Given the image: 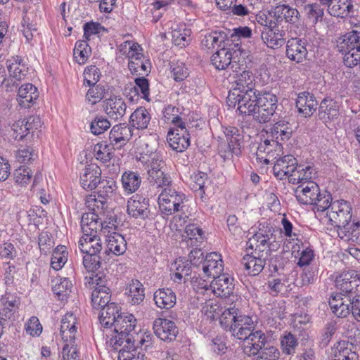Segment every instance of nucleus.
<instances>
[{
	"label": "nucleus",
	"instance_id": "obj_1",
	"mask_svg": "<svg viewBox=\"0 0 360 360\" xmlns=\"http://www.w3.org/2000/svg\"><path fill=\"white\" fill-rule=\"evenodd\" d=\"M270 240L271 238L265 236L263 238V236L259 235H254L250 238L248 248L253 249L255 247V252L243 256L241 262L249 275H259L264 269L272 251L277 248L276 245Z\"/></svg>",
	"mask_w": 360,
	"mask_h": 360
},
{
	"label": "nucleus",
	"instance_id": "obj_2",
	"mask_svg": "<svg viewBox=\"0 0 360 360\" xmlns=\"http://www.w3.org/2000/svg\"><path fill=\"white\" fill-rule=\"evenodd\" d=\"M277 107L278 98L275 94L258 91L254 98H251L246 104L238 107L237 111L240 115H252L259 123H266L276 112Z\"/></svg>",
	"mask_w": 360,
	"mask_h": 360
},
{
	"label": "nucleus",
	"instance_id": "obj_3",
	"mask_svg": "<svg viewBox=\"0 0 360 360\" xmlns=\"http://www.w3.org/2000/svg\"><path fill=\"white\" fill-rule=\"evenodd\" d=\"M219 323L224 330L240 340H246L255 327L252 317L243 314L235 306L226 309L221 313Z\"/></svg>",
	"mask_w": 360,
	"mask_h": 360
},
{
	"label": "nucleus",
	"instance_id": "obj_4",
	"mask_svg": "<svg viewBox=\"0 0 360 360\" xmlns=\"http://www.w3.org/2000/svg\"><path fill=\"white\" fill-rule=\"evenodd\" d=\"M257 22L270 30L271 34L278 31V26L283 22L296 24L300 20V13L288 5L280 4L270 10L260 11L255 17Z\"/></svg>",
	"mask_w": 360,
	"mask_h": 360
},
{
	"label": "nucleus",
	"instance_id": "obj_5",
	"mask_svg": "<svg viewBox=\"0 0 360 360\" xmlns=\"http://www.w3.org/2000/svg\"><path fill=\"white\" fill-rule=\"evenodd\" d=\"M136 324V319L131 314L121 313L117 316L112 337L110 340L112 347L117 349L118 347L121 349H131L134 346V338L131 332L134 330Z\"/></svg>",
	"mask_w": 360,
	"mask_h": 360
},
{
	"label": "nucleus",
	"instance_id": "obj_6",
	"mask_svg": "<svg viewBox=\"0 0 360 360\" xmlns=\"http://www.w3.org/2000/svg\"><path fill=\"white\" fill-rule=\"evenodd\" d=\"M254 76L249 71L243 72L236 82V86L229 91L226 104L229 108H235L246 104L254 98L259 91L255 88Z\"/></svg>",
	"mask_w": 360,
	"mask_h": 360
},
{
	"label": "nucleus",
	"instance_id": "obj_7",
	"mask_svg": "<svg viewBox=\"0 0 360 360\" xmlns=\"http://www.w3.org/2000/svg\"><path fill=\"white\" fill-rule=\"evenodd\" d=\"M295 197L301 204L314 205L316 212H324L328 200H332L331 194L327 191L321 192L319 185L314 181L299 186L295 190Z\"/></svg>",
	"mask_w": 360,
	"mask_h": 360
},
{
	"label": "nucleus",
	"instance_id": "obj_8",
	"mask_svg": "<svg viewBox=\"0 0 360 360\" xmlns=\"http://www.w3.org/2000/svg\"><path fill=\"white\" fill-rule=\"evenodd\" d=\"M328 201L323 213L330 224L337 228L338 231L346 230L352 217L350 203L343 200L333 201L332 199Z\"/></svg>",
	"mask_w": 360,
	"mask_h": 360
},
{
	"label": "nucleus",
	"instance_id": "obj_9",
	"mask_svg": "<svg viewBox=\"0 0 360 360\" xmlns=\"http://www.w3.org/2000/svg\"><path fill=\"white\" fill-rule=\"evenodd\" d=\"M185 200L184 193L169 186L162 189L158 196L159 210L164 217L170 216L183 210Z\"/></svg>",
	"mask_w": 360,
	"mask_h": 360
},
{
	"label": "nucleus",
	"instance_id": "obj_10",
	"mask_svg": "<svg viewBox=\"0 0 360 360\" xmlns=\"http://www.w3.org/2000/svg\"><path fill=\"white\" fill-rule=\"evenodd\" d=\"M318 117L325 124L338 120L340 115V104L331 96H326L318 107Z\"/></svg>",
	"mask_w": 360,
	"mask_h": 360
},
{
	"label": "nucleus",
	"instance_id": "obj_11",
	"mask_svg": "<svg viewBox=\"0 0 360 360\" xmlns=\"http://www.w3.org/2000/svg\"><path fill=\"white\" fill-rule=\"evenodd\" d=\"M153 330L158 338L167 342L175 340L179 333L176 323L167 319H156L153 322Z\"/></svg>",
	"mask_w": 360,
	"mask_h": 360
},
{
	"label": "nucleus",
	"instance_id": "obj_12",
	"mask_svg": "<svg viewBox=\"0 0 360 360\" xmlns=\"http://www.w3.org/2000/svg\"><path fill=\"white\" fill-rule=\"evenodd\" d=\"M223 129L227 141L228 152L236 156L240 155L244 143L243 130L233 126L223 127Z\"/></svg>",
	"mask_w": 360,
	"mask_h": 360
},
{
	"label": "nucleus",
	"instance_id": "obj_13",
	"mask_svg": "<svg viewBox=\"0 0 360 360\" xmlns=\"http://www.w3.org/2000/svg\"><path fill=\"white\" fill-rule=\"evenodd\" d=\"M297 161L292 155L279 157L273 167L274 175L280 180L290 179L297 169Z\"/></svg>",
	"mask_w": 360,
	"mask_h": 360
},
{
	"label": "nucleus",
	"instance_id": "obj_14",
	"mask_svg": "<svg viewBox=\"0 0 360 360\" xmlns=\"http://www.w3.org/2000/svg\"><path fill=\"white\" fill-rule=\"evenodd\" d=\"M244 345L243 346V353L248 356H254L266 346L267 338L264 332L260 330H253L251 335H248Z\"/></svg>",
	"mask_w": 360,
	"mask_h": 360
},
{
	"label": "nucleus",
	"instance_id": "obj_15",
	"mask_svg": "<svg viewBox=\"0 0 360 360\" xmlns=\"http://www.w3.org/2000/svg\"><path fill=\"white\" fill-rule=\"evenodd\" d=\"M127 213L136 219L148 218L150 213L149 199L137 194L133 195L127 202Z\"/></svg>",
	"mask_w": 360,
	"mask_h": 360
},
{
	"label": "nucleus",
	"instance_id": "obj_16",
	"mask_svg": "<svg viewBox=\"0 0 360 360\" xmlns=\"http://www.w3.org/2000/svg\"><path fill=\"white\" fill-rule=\"evenodd\" d=\"M234 279L227 274H221L214 277L210 283V288L217 297H227L233 294Z\"/></svg>",
	"mask_w": 360,
	"mask_h": 360
},
{
	"label": "nucleus",
	"instance_id": "obj_17",
	"mask_svg": "<svg viewBox=\"0 0 360 360\" xmlns=\"http://www.w3.org/2000/svg\"><path fill=\"white\" fill-rule=\"evenodd\" d=\"M204 276L214 278L224 271V262L221 255L216 252L206 255L202 264Z\"/></svg>",
	"mask_w": 360,
	"mask_h": 360
},
{
	"label": "nucleus",
	"instance_id": "obj_18",
	"mask_svg": "<svg viewBox=\"0 0 360 360\" xmlns=\"http://www.w3.org/2000/svg\"><path fill=\"white\" fill-rule=\"evenodd\" d=\"M101 180V170L94 165H87L80 174V184L85 190H94Z\"/></svg>",
	"mask_w": 360,
	"mask_h": 360
},
{
	"label": "nucleus",
	"instance_id": "obj_19",
	"mask_svg": "<svg viewBox=\"0 0 360 360\" xmlns=\"http://www.w3.org/2000/svg\"><path fill=\"white\" fill-rule=\"evenodd\" d=\"M133 135V129L129 124H120L114 126L109 134L112 145L122 148L127 144Z\"/></svg>",
	"mask_w": 360,
	"mask_h": 360
},
{
	"label": "nucleus",
	"instance_id": "obj_20",
	"mask_svg": "<svg viewBox=\"0 0 360 360\" xmlns=\"http://www.w3.org/2000/svg\"><path fill=\"white\" fill-rule=\"evenodd\" d=\"M81 229L83 235H102V221L96 213H84L81 219Z\"/></svg>",
	"mask_w": 360,
	"mask_h": 360
},
{
	"label": "nucleus",
	"instance_id": "obj_21",
	"mask_svg": "<svg viewBox=\"0 0 360 360\" xmlns=\"http://www.w3.org/2000/svg\"><path fill=\"white\" fill-rule=\"evenodd\" d=\"M38 123H40V120L37 117H30L27 121L25 120H19L12 124L10 135L13 139L21 141L27 135L29 131L33 128L32 124H34V127L37 128Z\"/></svg>",
	"mask_w": 360,
	"mask_h": 360
},
{
	"label": "nucleus",
	"instance_id": "obj_22",
	"mask_svg": "<svg viewBox=\"0 0 360 360\" xmlns=\"http://www.w3.org/2000/svg\"><path fill=\"white\" fill-rule=\"evenodd\" d=\"M318 102L314 94L303 91L297 95L296 107L298 112L304 117H310L317 109Z\"/></svg>",
	"mask_w": 360,
	"mask_h": 360
},
{
	"label": "nucleus",
	"instance_id": "obj_23",
	"mask_svg": "<svg viewBox=\"0 0 360 360\" xmlns=\"http://www.w3.org/2000/svg\"><path fill=\"white\" fill-rule=\"evenodd\" d=\"M105 112L108 116L114 120L121 119L126 112L127 105L120 96H111L105 101Z\"/></svg>",
	"mask_w": 360,
	"mask_h": 360
},
{
	"label": "nucleus",
	"instance_id": "obj_24",
	"mask_svg": "<svg viewBox=\"0 0 360 360\" xmlns=\"http://www.w3.org/2000/svg\"><path fill=\"white\" fill-rule=\"evenodd\" d=\"M360 275L354 271H347L340 274L335 279V285L340 290L338 295L347 300L351 288L359 279Z\"/></svg>",
	"mask_w": 360,
	"mask_h": 360
},
{
	"label": "nucleus",
	"instance_id": "obj_25",
	"mask_svg": "<svg viewBox=\"0 0 360 360\" xmlns=\"http://www.w3.org/2000/svg\"><path fill=\"white\" fill-rule=\"evenodd\" d=\"M153 300L158 307L169 309L175 305L176 296L171 288H162L154 292Z\"/></svg>",
	"mask_w": 360,
	"mask_h": 360
},
{
	"label": "nucleus",
	"instance_id": "obj_26",
	"mask_svg": "<svg viewBox=\"0 0 360 360\" xmlns=\"http://www.w3.org/2000/svg\"><path fill=\"white\" fill-rule=\"evenodd\" d=\"M150 120L149 111L144 107H139L131 114L129 124L132 129L143 130L148 128Z\"/></svg>",
	"mask_w": 360,
	"mask_h": 360
},
{
	"label": "nucleus",
	"instance_id": "obj_27",
	"mask_svg": "<svg viewBox=\"0 0 360 360\" xmlns=\"http://www.w3.org/2000/svg\"><path fill=\"white\" fill-rule=\"evenodd\" d=\"M335 360H357L356 347L352 342L341 340L334 346Z\"/></svg>",
	"mask_w": 360,
	"mask_h": 360
},
{
	"label": "nucleus",
	"instance_id": "obj_28",
	"mask_svg": "<svg viewBox=\"0 0 360 360\" xmlns=\"http://www.w3.org/2000/svg\"><path fill=\"white\" fill-rule=\"evenodd\" d=\"M105 238L107 248L104 254L111 253L114 255H120L125 252L126 242L121 234L114 231L110 235H106Z\"/></svg>",
	"mask_w": 360,
	"mask_h": 360
},
{
	"label": "nucleus",
	"instance_id": "obj_29",
	"mask_svg": "<svg viewBox=\"0 0 360 360\" xmlns=\"http://www.w3.org/2000/svg\"><path fill=\"white\" fill-rule=\"evenodd\" d=\"M182 236L188 246L198 247L205 239V232L197 224H189L186 226Z\"/></svg>",
	"mask_w": 360,
	"mask_h": 360
},
{
	"label": "nucleus",
	"instance_id": "obj_30",
	"mask_svg": "<svg viewBox=\"0 0 360 360\" xmlns=\"http://www.w3.org/2000/svg\"><path fill=\"white\" fill-rule=\"evenodd\" d=\"M328 302L332 312L338 318H346L350 314V304L341 295H331Z\"/></svg>",
	"mask_w": 360,
	"mask_h": 360
},
{
	"label": "nucleus",
	"instance_id": "obj_31",
	"mask_svg": "<svg viewBox=\"0 0 360 360\" xmlns=\"http://www.w3.org/2000/svg\"><path fill=\"white\" fill-rule=\"evenodd\" d=\"M38 97L37 89L30 83L23 84L18 88V101L22 108H30V105Z\"/></svg>",
	"mask_w": 360,
	"mask_h": 360
},
{
	"label": "nucleus",
	"instance_id": "obj_32",
	"mask_svg": "<svg viewBox=\"0 0 360 360\" xmlns=\"http://www.w3.org/2000/svg\"><path fill=\"white\" fill-rule=\"evenodd\" d=\"M78 247L84 254L101 253V240L98 235H83L79 240Z\"/></svg>",
	"mask_w": 360,
	"mask_h": 360
},
{
	"label": "nucleus",
	"instance_id": "obj_33",
	"mask_svg": "<svg viewBox=\"0 0 360 360\" xmlns=\"http://www.w3.org/2000/svg\"><path fill=\"white\" fill-rule=\"evenodd\" d=\"M7 68L9 75L17 80L25 79L28 72V68L21 56H16L7 60Z\"/></svg>",
	"mask_w": 360,
	"mask_h": 360
},
{
	"label": "nucleus",
	"instance_id": "obj_34",
	"mask_svg": "<svg viewBox=\"0 0 360 360\" xmlns=\"http://www.w3.org/2000/svg\"><path fill=\"white\" fill-rule=\"evenodd\" d=\"M100 310V323L102 326L106 328H111L112 324L115 323L117 316L121 314L120 307L115 302L107 304Z\"/></svg>",
	"mask_w": 360,
	"mask_h": 360
},
{
	"label": "nucleus",
	"instance_id": "obj_35",
	"mask_svg": "<svg viewBox=\"0 0 360 360\" xmlns=\"http://www.w3.org/2000/svg\"><path fill=\"white\" fill-rule=\"evenodd\" d=\"M76 316L72 313L66 314L61 321L60 334L64 342L75 340L77 332Z\"/></svg>",
	"mask_w": 360,
	"mask_h": 360
},
{
	"label": "nucleus",
	"instance_id": "obj_36",
	"mask_svg": "<svg viewBox=\"0 0 360 360\" xmlns=\"http://www.w3.org/2000/svg\"><path fill=\"white\" fill-rule=\"evenodd\" d=\"M281 149L282 146L278 141H269L266 139L257 147V151L256 153L257 160L262 161L263 153H266V156H269V158H272V159H276L277 157L280 156Z\"/></svg>",
	"mask_w": 360,
	"mask_h": 360
},
{
	"label": "nucleus",
	"instance_id": "obj_37",
	"mask_svg": "<svg viewBox=\"0 0 360 360\" xmlns=\"http://www.w3.org/2000/svg\"><path fill=\"white\" fill-rule=\"evenodd\" d=\"M237 56L231 54V50L223 46L219 50L217 51L211 58V61L213 65L218 70L226 69L232 62L235 60Z\"/></svg>",
	"mask_w": 360,
	"mask_h": 360
},
{
	"label": "nucleus",
	"instance_id": "obj_38",
	"mask_svg": "<svg viewBox=\"0 0 360 360\" xmlns=\"http://www.w3.org/2000/svg\"><path fill=\"white\" fill-rule=\"evenodd\" d=\"M121 181L124 192L131 194L139 188L141 178L137 172L127 171L122 174Z\"/></svg>",
	"mask_w": 360,
	"mask_h": 360
},
{
	"label": "nucleus",
	"instance_id": "obj_39",
	"mask_svg": "<svg viewBox=\"0 0 360 360\" xmlns=\"http://www.w3.org/2000/svg\"><path fill=\"white\" fill-rule=\"evenodd\" d=\"M110 288H95L91 293V305L95 309H100L111 303Z\"/></svg>",
	"mask_w": 360,
	"mask_h": 360
},
{
	"label": "nucleus",
	"instance_id": "obj_40",
	"mask_svg": "<svg viewBox=\"0 0 360 360\" xmlns=\"http://www.w3.org/2000/svg\"><path fill=\"white\" fill-rule=\"evenodd\" d=\"M126 294L130 298L132 304H139L145 298L144 288L138 280H132L126 288Z\"/></svg>",
	"mask_w": 360,
	"mask_h": 360
},
{
	"label": "nucleus",
	"instance_id": "obj_41",
	"mask_svg": "<svg viewBox=\"0 0 360 360\" xmlns=\"http://www.w3.org/2000/svg\"><path fill=\"white\" fill-rule=\"evenodd\" d=\"M292 129L290 124L284 120L276 122L271 128L272 137L278 141H288L292 136Z\"/></svg>",
	"mask_w": 360,
	"mask_h": 360
},
{
	"label": "nucleus",
	"instance_id": "obj_42",
	"mask_svg": "<svg viewBox=\"0 0 360 360\" xmlns=\"http://www.w3.org/2000/svg\"><path fill=\"white\" fill-rule=\"evenodd\" d=\"M314 174H315L314 169L312 167L307 165L304 167L297 165V169L290 177L289 182L293 184L302 183L306 185L307 182L311 181Z\"/></svg>",
	"mask_w": 360,
	"mask_h": 360
},
{
	"label": "nucleus",
	"instance_id": "obj_43",
	"mask_svg": "<svg viewBox=\"0 0 360 360\" xmlns=\"http://www.w3.org/2000/svg\"><path fill=\"white\" fill-rule=\"evenodd\" d=\"M280 343L283 353L287 355L294 354L298 346V340L296 336L288 331H285L281 335Z\"/></svg>",
	"mask_w": 360,
	"mask_h": 360
},
{
	"label": "nucleus",
	"instance_id": "obj_44",
	"mask_svg": "<svg viewBox=\"0 0 360 360\" xmlns=\"http://www.w3.org/2000/svg\"><path fill=\"white\" fill-rule=\"evenodd\" d=\"M115 146L111 143L108 144L106 142L96 144L94 148L96 158L104 163L109 162L113 157Z\"/></svg>",
	"mask_w": 360,
	"mask_h": 360
},
{
	"label": "nucleus",
	"instance_id": "obj_45",
	"mask_svg": "<svg viewBox=\"0 0 360 360\" xmlns=\"http://www.w3.org/2000/svg\"><path fill=\"white\" fill-rule=\"evenodd\" d=\"M98 187V197L103 199L110 198L117 189V183L112 179H101Z\"/></svg>",
	"mask_w": 360,
	"mask_h": 360
},
{
	"label": "nucleus",
	"instance_id": "obj_46",
	"mask_svg": "<svg viewBox=\"0 0 360 360\" xmlns=\"http://www.w3.org/2000/svg\"><path fill=\"white\" fill-rule=\"evenodd\" d=\"M304 11L307 18L313 24H316L323 20L324 9L317 3L304 5Z\"/></svg>",
	"mask_w": 360,
	"mask_h": 360
},
{
	"label": "nucleus",
	"instance_id": "obj_47",
	"mask_svg": "<svg viewBox=\"0 0 360 360\" xmlns=\"http://www.w3.org/2000/svg\"><path fill=\"white\" fill-rule=\"evenodd\" d=\"M147 180L152 185H155L158 188H165L171 186V176L164 171L151 172L147 176Z\"/></svg>",
	"mask_w": 360,
	"mask_h": 360
},
{
	"label": "nucleus",
	"instance_id": "obj_48",
	"mask_svg": "<svg viewBox=\"0 0 360 360\" xmlns=\"http://www.w3.org/2000/svg\"><path fill=\"white\" fill-rule=\"evenodd\" d=\"M83 37L86 41L90 40L91 36L96 35L98 37L108 32V30L103 27L98 22L90 21L85 22L83 25Z\"/></svg>",
	"mask_w": 360,
	"mask_h": 360
},
{
	"label": "nucleus",
	"instance_id": "obj_49",
	"mask_svg": "<svg viewBox=\"0 0 360 360\" xmlns=\"http://www.w3.org/2000/svg\"><path fill=\"white\" fill-rule=\"evenodd\" d=\"M191 179V188L194 191H200L201 198H203V195L205 194V188L207 187V184L209 183L207 174L199 172L192 176Z\"/></svg>",
	"mask_w": 360,
	"mask_h": 360
},
{
	"label": "nucleus",
	"instance_id": "obj_50",
	"mask_svg": "<svg viewBox=\"0 0 360 360\" xmlns=\"http://www.w3.org/2000/svg\"><path fill=\"white\" fill-rule=\"evenodd\" d=\"M65 246H58L53 252L51 265L55 270L60 269L67 262V252Z\"/></svg>",
	"mask_w": 360,
	"mask_h": 360
},
{
	"label": "nucleus",
	"instance_id": "obj_51",
	"mask_svg": "<svg viewBox=\"0 0 360 360\" xmlns=\"http://www.w3.org/2000/svg\"><path fill=\"white\" fill-rule=\"evenodd\" d=\"M106 200L99 198L97 199L95 195H89L86 196L85 204L88 209L91 211L90 212L96 213L98 217L103 213L106 205Z\"/></svg>",
	"mask_w": 360,
	"mask_h": 360
},
{
	"label": "nucleus",
	"instance_id": "obj_52",
	"mask_svg": "<svg viewBox=\"0 0 360 360\" xmlns=\"http://www.w3.org/2000/svg\"><path fill=\"white\" fill-rule=\"evenodd\" d=\"M172 137H167L169 146L176 152H183L190 146V136H180L177 132Z\"/></svg>",
	"mask_w": 360,
	"mask_h": 360
},
{
	"label": "nucleus",
	"instance_id": "obj_53",
	"mask_svg": "<svg viewBox=\"0 0 360 360\" xmlns=\"http://www.w3.org/2000/svg\"><path fill=\"white\" fill-rule=\"evenodd\" d=\"M347 49L348 51L344 56L345 65L349 68L360 65V46H347Z\"/></svg>",
	"mask_w": 360,
	"mask_h": 360
},
{
	"label": "nucleus",
	"instance_id": "obj_54",
	"mask_svg": "<svg viewBox=\"0 0 360 360\" xmlns=\"http://www.w3.org/2000/svg\"><path fill=\"white\" fill-rule=\"evenodd\" d=\"M110 127V122L102 115L96 116L90 124L91 131L94 135H100L107 131Z\"/></svg>",
	"mask_w": 360,
	"mask_h": 360
},
{
	"label": "nucleus",
	"instance_id": "obj_55",
	"mask_svg": "<svg viewBox=\"0 0 360 360\" xmlns=\"http://www.w3.org/2000/svg\"><path fill=\"white\" fill-rule=\"evenodd\" d=\"M53 282L55 283L52 287L53 292L58 297L63 296V299L72 287L71 281L68 278L56 277Z\"/></svg>",
	"mask_w": 360,
	"mask_h": 360
},
{
	"label": "nucleus",
	"instance_id": "obj_56",
	"mask_svg": "<svg viewBox=\"0 0 360 360\" xmlns=\"http://www.w3.org/2000/svg\"><path fill=\"white\" fill-rule=\"evenodd\" d=\"M99 254H85L83 257L84 266L89 272H93L101 268L102 257Z\"/></svg>",
	"mask_w": 360,
	"mask_h": 360
},
{
	"label": "nucleus",
	"instance_id": "obj_57",
	"mask_svg": "<svg viewBox=\"0 0 360 360\" xmlns=\"http://www.w3.org/2000/svg\"><path fill=\"white\" fill-rule=\"evenodd\" d=\"M143 162L145 163V169L147 171L148 175L150 174L151 172H155L158 170L162 171L164 162L160 159L158 154H153L147 158L146 160L145 157H143Z\"/></svg>",
	"mask_w": 360,
	"mask_h": 360
},
{
	"label": "nucleus",
	"instance_id": "obj_58",
	"mask_svg": "<svg viewBox=\"0 0 360 360\" xmlns=\"http://www.w3.org/2000/svg\"><path fill=\"white\" fill-rule=\"evenodd\" d=\"M307 46H286V56L291 60L300 63L307 55Z\"/></svg>",
	"mask_w": 360,
	"mask_h": 360
},
{
	"label": "nucleus",
	"instance_id": "obj_59",
	"mask_svg": "<svg viewBox=\"0 0 360 360\" xmlns=\"http://www.w3.org/2000/svg\"><path fill=\"white\" fill-rule=\"evenodd\" d=\"M62 354L63 360H79L80 356L75 340L64 342Z\"/></svg>",
	"mask_w": 360,
	"mask_h": 360
},
{
	"label": "nucleus",
	"instance_id": "obj_60",
	"mask_svg": "<svg viewBox=\"0 0 360 360\" xmlns=\"http://www.w3.org/2000/svg\"><path fill=\"white\" fill-rule=\"evenodd\" d=\"M267 260H269V267L271 273H277L278 275L284 274L283 271L286 261L283 255L270 256Z\"/></svg>",
	"mask_w": 360,
	"mask_h": 360
},
{
	"label": "nucleus",
	"instance_id": "obj_61",
	"mask_svg": "<svg viewBox=\"0 0 360 360\" xmlns=\"http://www.w3.org/2000/svg\"><path fill=\"white\" fill-rule=\"evenodd\" d=\"M32 176V171L24 166L19 167L13 172L15 182L20 186H25L30 183Z\"/></svg>",
	"mask_w": 360,
	"mask_h": 360
},
{
	"label": "nucleus",
	"instance_id": "obj_62",
	"mask_svg": "<svg viewBox=\"0 0 360 360\" xmlns=\"http://www.w3.org/2000/svg\"><path fill=\"white\" fill-rule=\"evenodd\" d=\"M118 360H149L145 354L138 352L134 346L131 349H120L119 350Z\"/></svg>",
	"mask_w": 360,
	"mask_h": 360
},
{
	"label": "nucleus",
	"instance_id": "obj_63",
	"mask_svg": "<svg viewBox=\"0 0 360 360\" xmlns=\"http://www.w3.org/2000/svg\"><path fill=\"white\" fill-rule=\"evenodd\" d=\"M105 94V88L102 86L96 85L91 86L87 91L86 99L91 105L98 103L103 99Z\"/></svg>",
	"mask_w": 360,
	"mask_h": 360
},
{
	"label": "nucleus",
	"instance_id": "obj_64",
	"mask_svg": "<svg viewBox=\"0 0 360 360\" xmlns=\"http://www.w3.org/2000/svg\"><path fill=\"white\" fill-rule=\"evenodd\" d=\"M349 240L360 244V221L353 222L347 225L346 230L341 231Z\"/></svg>",
	"mask_w": 360,
	"mask_h": 360
}]
</instances>
